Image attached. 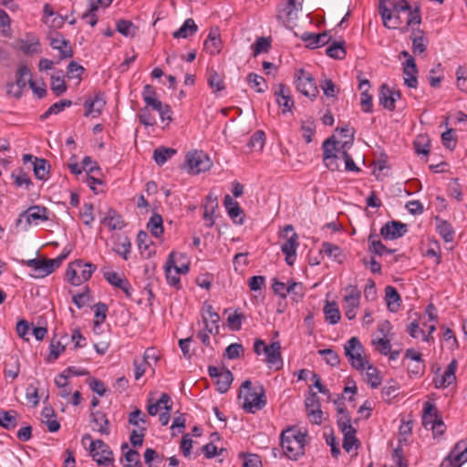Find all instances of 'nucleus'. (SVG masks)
Instances as JSON below:
<instances>
[{
  "label": "nucleus",
  "mask_w": 467,
  "mask_h": 467,
  "mask_svg": "<svg viewBox=\"0 0 467 467\" xmlns=\"http://www.w3.org/2000/svg\"><path fill=\"white\" fill-rule=\"evenodd\" d=\"M458 367V362L455 358H453L450 364L448 365L446 370L444 371L443 375H441L440 378H434L433 383L435 388L441 389V388H447L456 380V369Z\"/></svg>",
  "instance_id": "obj_16"
},
{
  "label": "nucleus",
  "mask_w": 467,
  "mask_h": 467,
  "mask_svg": "<svg viewBox=\"0 0 467 467\" xmlns=\"http://www.w3.org/2000/svg\"><path fill=\"white\" fill-rule=\"evenodd\" d=\"M385 296L388 307L390 311H397L401 298L394 286L387 285L385 288Z\"/></svg>",
  "instance_id": "obj_36"
},
{
  "label": "nucleus",
  "mask_w": 467,
  "mask_h": 467,
  "mask_svg": "<svg viewBox=\"0 0 467 467\" xmlns=\"http://www.w3.org/2000/svg\"><path fill=\"white\" fill-rule=\"evenodd\" d=\"M275 95L276 96L277 104L283 107V113L290 111L294 106V100L292 99L286 87L282 83L278 84L277 89L275 91Z\"/></svg>",
  "instance_id": "obj_23"
},
{
  "label": "nucleus",
  "mask_w": 467,
  "mask_h": 467,
  "mask_svg": "<svg viewBox=\"0 0 467 467\" xmlns=\"http://www.w3.org/2000/svg\"><path fill=\"white\" fill-rule=\"evenodd\" d=\"M233 380L234 377L232 372L227 368H223L219 377L215 379L217 390L221 393H225L229 389Z\"/></svg>",
  "instance_id": "obj_31"
},
{
  "label": "nucleus",
  "mask_w": 467,
  "mask_h": 467,
  "mask_svg": "<svg viewBox=\"0 0 467 467\" xmlns=\"http://www.w3.org/2000/svg\"><path fill=\"white\" fill-rule=\"evenodd\" d=\"M281 235L285 239L281 246L282 252L285 254V262L288 265H293L299 245L298 234L294 231V227L288 224L284 227Z\"/></svg>",
  "instance_id": "obj_5"
},
{
  "label": "nucleus",
  "mask_w": 467,
  "mask_h": 467,
  "mask_svg": "<svg viewBox=\"0 0 467 467\" xmlns=\"http://www.w3.org/2000/svg\"><path fill=\"white\" fill-rule=\"evenodd\" d=\"M440 418L436 406L429 401L424 402L422 425L426 429H430Z\"/></svg>",
  "instance_id": "obj_26"
},
{
  "label": "nucleus",
  "mask_w": 467,
  "mask_h": 467,
  "mask_svg": "<svg viewBox=\"0 0 467 467\" xmlns=\"http://www.w3.org/2000/svg\"><path fill=\"white\" fill-rule=\"evenodd\" d=\"M323 310L326 316V320L329 324L335 325L339 322L341 316L336 302L327 301Z\"/></svg>",
  "instance_id": "obj_37"
},
{
  "label": "nucleus",
  "mask_w": 467,
  "mask_h": 467,
  "mask_svg": "<svg viewBox=\"0 0 467 467\" xmlns=\"http://www.w3.org/2000/svg\"><path fill=\"white\" fill-rule=\"evenodd\" d=\"M104 277L110 285L121 289L126 296H131L133 289L127 279L121 278L115 272H107L104 274Z\"/></svg>",
  "instance_id": "obj_21"
},
{
  "label": "nucleus",
  "mask_w": 467,
  "mask_h": 467,
  "mask_svg": "<svg viewBox=\"0 0 467 467\" xmlns=\"http://www.w3.org/2000/svg\"><path fill=\"white\" fill-rule=\"evenodd\" d=\"M403 74L405 85L411 88H417L418 69L414 57H410V59H406L405 63L403 64Z\"/></svg>",
  "instance_id": "obj_19"
},
{
  "label": "nucleus",
  "mask_w": 467,
  "mask_h": 467,
  "mask_svg": "<svg viewBox=\"0 0 467 467\" xmlns=\"http://www.w3.org/2000/svg\"><path fill=\"white\" fill-rule=\"evenodd\" d=\"M95 307V317L94 320L96 327H99L107 317L108 306L105 303H98L94 306Z\"/></svg>",
  "instance_id": "obj_60"
},
{
  "label": "nucleus",
  "mask_w": 467,
  "mask_h": 467,
  "mask_svg": "<svg viewBox=\"0 0 467 467\" xmlns=\"http://www.w3.org/2000/svg\"><path fill=\"white\" fill-rule=\"evenodd\" d=\"M102 223L107 224L110 230H120L125 226V223L121 215L111 208L109 209V212L104 217Z\"/></svg>",
  "instance_id": "obj_30"
},
{
  "label": "nucleus",
  "mask_w": 467,
  "mask_h": 467,
  "mask_svg": "<svg viewBox=\"0 0 467 467\" xmlns=\"http://www.w3.org/2000/svg\"><path fill=\"white\" fill-rule=\"evenodd\" d=\"M347 294L344 296V311L348 319L352 320L356 317L357 309L359 306L360 292L355 286H349L347 289Z\"/></svg>",
  "instance_id": "obj_12"
},
{
  "label": "nucleus",
  "mask_w": 467,
  "mask_h": 467,
  "mask_svg": "<svg viewBox=\"0 0 467 467\" xmlns=\"http://www.w3.org/2000/svg\"><path fill=\"white\" fill-rule=\"evenodd\" d=\"M286 293L293 295L296 301L302 299L305 295L303 284L298 282H292L287 285Z\"/></svg>",
  "instance_id": "obj_64"
},
{
  "label": "nucleus",
  "mask_w": 467,
  "mask_h": 467,
  "mask_svg": "<svg viewBox=\"0 0 467 467\" xmlns=\"http://www.w3.org/2000/svg\"><path fill=\"white\" fill-rule=\"evenodd\" d=\"M84 265V262L82 260H75L71 263L66 272V276L67 281L72 285H79L80 280L78 276V269H81Z\"/></svg>",
  "instance_id": "obj_33"
},
{
  "label": "nucleus",
  "mask_w": 467,
  "mask_h": 467,
  "mask_svg": "<svg viewBox=\"0 0 467 467\" xmlns=\"http://www.w3.org/2000/svg\"><path fill=\"white\" fill-rule=\"evenodd\" d=\"M295 78L296 89L300 93L311 99L317 98L319 91L316 80L310 73L306 72L304 68H300L296 72Z\"/></svg>",
  "instance_id": "obj_6"
},
{
  "label": "nucleus",
  "mask_w": 467,
  "mask_h": 467,
  "mask_svg": "<svg viewBox=\"0 0 467 467\" xmlns=\"http://www.w3.org/2000/svg\"><path fill=\"white\" fill-rule=\"evenodd\" d=\"M221 34L218 26H213L210 28V32L207 39L204 41V49L210 54H218L221 50Z\"/></svg>",
  "instance_id": "obj_20"
},
{
  "label": "nucleus",
  "mask_w": 467,
  "mask_h": 467,
  "mask_svg": "<svg viewBox=\"0 0 467 467\" xmlns=\"http://www.w3.org/2000/svg\"><path fill=\"white\" fill-rule=\"evenodd\" d=\"M379 104L384 109L393 111L395 109V97L393 90L387 85L382 84L379 94Z\"/></svg>",
  "instance_id": "obj_25"
},
{
  "label": "nucleus",
  "mask_w": 467,
  "mask_h": 467,
  "mask_svg": "<svg viewBox=\"0 0 467 467\" xmlns=\"http://www.w3.org/2000/svg\"><path fill=\"white\" fill-rule=\"evenodd\" d=\"M147 228L150 231L151 234L155 237H160L163 234V220L162 217L154 213L147 223Z\"/></svg>",
  "instance_id": "obj_43"
},
{
  "label": "nucleus",
  "mask_w": 467,
  "mask_h": 467,
  "mask_svg": "<svg viewBox=\"0 0 467 467\" xmlns=\"http://www.w3.org/2000/svg\"><path fill=\"white\" fill-rule=\"evenodd\" d=\"M51 89L57 96L65 93L67 91V85L64 78L60 76H52Z\"/></svg>",
  "instance_id": "obj_61"
},
{
  "label": "nucleus",
  "mask_w": 467,
  "mask_h": 467,
  "mask_svg": "<svg viewBox=\"0 0 467 467\" xmlns=\"http://www.w3.org/2000/svg\"><path fill=\"white\" fill-rule=\"evenodd\" d=\"M265 135L262 130L255 131L250 138L247 146L254 150H262L265 144Z\"/></svg>",
  "instance_id": "obj_59"
},
{
  "label": "nucleus",
  "mask_w": 467,
  "mask_h": 467,
  "mask_svg": "<svg viewBox=\"0 0 467 467\" xmlns=\"http://www.w3.org/2000/svg\"><path fill=\"white\" fill-rule=\"evenodd\" d=\"M430 140L427 136L420 135L414 141V149L416 153L428 155L430 152Z\"/></svg>",
  "instance_id": "obj_56"
},
{
  "label": "nucleus",
  "mask_w": 467,
  "mask_h": 467,
  "mask_svg": "<svg viewBox=\"0 0 467 467\" xmlns=\"http://www.w3.org/2000/svg\"><path fill=\"white\" fill-rule=\"evenodd\" d=\"M19 49L26 55L41 53L40 43L37 38H32L30 42L20 39Z\"/></svg>",
  "instance_id": "obj_44"
},
{
  "label": "nucleus",
  "mask_w": 467,
  "mask_h": 467,
  "mask_svg": "<svg viewBox=\"0 0 467 467\" xmlns=\"http://www.w3.org/2000/svg\"><path fill=\"white\" fill-rule=\"evenodd\" d=\"M320 88L325 96L329 98H337L339 93V88L334 84L330 78H325L320 81Z\"/></svg>",
  "instance_id": "obj_54"
},
{
  "label": "nucleus",
  "mask_w": 467,
  "mask_h": 467,
  "mask_svg": "<svg viewBox=\"0 0 467 467\" xmlns=\"http://www.w3.org/2000/svg\"><path fill=\"white\" fill-rule=\"evenodd\" d=\"M90 420L94 423L98 428L97 431L105 435L109 434V421L107 419L106 415L101 411H95L90 413Z\"/></svg>",
  "instance_id": "obj_28"
},
{
  "label": "nucleus",
  "mask_w": 467,
  "mask_h": 467,
  "mask_svg": "<svg viewBox=\"0 0 467 467\" xmlns=\"http://www.w3.org/2000/svg\"><path fill=\"white\" fill-rule=\"evenodd\" d=\"M19 414L17 411L0 410V426L6 430H13L18 424Z\"/></svg>",
  "instance_id": "obj_27"
},
{
  "label": "nucleus",
  "mask_w": 467,
  "mask_h": 467,
  "mask_svg": "<svg viewBox=\"0 0 467 467\" xmlns=\"http://www.w3.org/2000/svg\"><path fill=\"white\" fill-rule=\"evenodd\" d=\"M207 81L211 88L215 91L224 89V85L221 76L213 69L208 70Z\"/></svg>",
  "instance_id": "obj_53"
},
{
  "label": "nucleus",
  "mask_w": 467,
  "mask_h": 467,
  "mask_svg": "<svg viewBox=\"0 0 467 467\" xmlns=\"http://www.w3.org/2000/svg\"><path fill=\"white\" fill-rule=\"evenodd\" d=\"M49 211L45 206L40 205H33L30 206L26 211L22 212L16 222V226L17 228H21L24 231H26L30 226L32 221L41 220L47 221L49 220L48 216Z\"/></svg>",
  "instance_id": "obj_4"
},
{
  "label": "nucleus",
  "mask_w": 467,
  "mask_h": 467,
  "mask_svg": "<svg viewBox=\"0 0 467 467\" xmlns=\"http://www.w3.org/2000/svg\"><path fill=\"white\" fill-rule=\"evenodd\" d=\"M155 96V88L150 84L145 85L142 92V97L147 107H151L152 109H160L161 100L157 99Z\"/></svg>",
  "instance_id": "obj_40"
},
{
  "label": "nucleus",
  "mask_w": 467,
  "mask_h": 467,
  "mask_svg": "<svg viewBox=\"0 0 467 467\" xmlns=\"http://www.w3.org/2000/svg\"><path fill=\"white\" fill-rule=\"evenodd\" d=\"M326 54L335 59H343L346 57L345 41H334L326 50Z\"/></svg>",
  "instance_id": "obj_42"
},
{
  "label": "nucleus",
  "mask_w": 467,
  "mask_h": 467,
  "mask_svg": "<svg viewBox=\"0 0 467 467\" xmlns=\"http://www.w3.org/2000/svg\"><path fill=\"white\" fill-rule=\"evenodd\" d=\"M31 78L30 70L26 65H20L16 73V81L7 83L6 88L9 95L19 99L26 88L28 78Z\"/></svg>",
  "instance_id": "obj_9"
},
{
  "label": "nucleus",
  "mask_w": 467,
  "mask_h": 467,
  "mask_svg": "<svg viewBox=\"0 0 467 467\" xmlns=\"http://www.w3.org/2000/svg\"><path fill=\"white\" fill-rule=\"evenodd\" d=\"M89 452L99 465L107 466L114 462L112 451L102 440L91 441Z\"/></svg>",
  "instance_id": "obj_8"
},
{
  "label": "nucleus",
  "mask_w": 467,
  "mask_h": 467,
  "mask_svg": "<svg viewBox=\"0 0 467 467\" xmlns=\"http://www.w3.org/2000/svg\"><path fill=\"white\" fill-rule=\"evenodd\" d=\"M176 152L177 150L172 148L159 147L153 150V159L158 165L161 166Z\"/></svg>",
  "instance_id": "obj_39"
},
{
  "label": "nucleus",
  "mask_w": 467,
  "mask_h": 467,
  "mask_svg": "<svg viewBox=\"0 0 467 467\" xmlns=\"http://www.w3.org/2000/svg\"><path fill=\"white\" fill-rule=\"evenodd\" d=\"M42 422L47 426V429L51 432H56L59 430L60 424L55 417V412L52 408L45 407L41 412Z\"/></svg>",
  "instance_id": "obj_35"
},
{
  "label": "nucleus",
  "mask_w": 467,
  "mask_h": 467,
  "mask_svg": "<svg viewBox=\"0 0 467 467\" xmlns=\"http://www.w3.org/2000/svg\"><path fill=\"white\" fill-rule=\"evenodd\" d=\"M437 231L445 242L449 243L453 241L454 231L451 225L446 221L440 222L437 226Z\"/></svg>",
  "instance_id": "obj_52"
},
{
  "label": "nucleus",
  "mask_w": 467,
  "mask_h": 467,
  "mask_svg": "<svg viewBox=\"0 0 467 467\" xmlns=\"http://www.w3.org/2000/svg\"><path fill=\"white\" fill-rule=\"evenodd\" d=\"M198 31V26L192 18H188L184 21L182 26L172 36L174 38H186L189 36L194 35Z\"/></svg>",
  "instance_id": "obj_32"
},
{
  "label": "nucleus",
  "mask_w": 467,
  "mask_h": 467,
  "mask_svg": "<svg viewBox=\"0 0 467 467\" xmlns=\"http://www.w3.org/2000/svg\"><path fill=\"white\" fill-rule=\"evenodd\" d=\"M186 164L190 173L199 174L210 170L213 162L203 151L195 150L187 154Z\"/></svg>",
  "instance_id": "obj_7"
},
{
  "label": "nucleus",
  "mask_w": 467,
  "mask_h": 467,
  "mask_svg": "<svg viewBox=\"0 0 467 467\" xmlns=\"http://www.w3.org/2000/svg\"><path fill=\"white\" fill-rule=\"evenodd\" d=\"M369 251L375 254L382 255L384 254H392L395 252L393 249L387 248L380 240L378 239L376 234H369L368 236Z\"/></svg>",
  "instance_id": "obj_41"
},
{
  "label": "nucleus",
  "mask_w": 467,
  "mask_h": 467,
  "mask_svg": "<svg viewBox=\"0 0 467 467\" xmlns=\"http://www.w3.org/2000/svg\"><path fill=\"white\" fill-rule=\"evenodd\" d=\"M344 350L353 368L357 370L365 369L368 361L362 356L364 348L357 337H352L347 341Z\"/></svg>",
  "instance_id": "obj_3"
},
{
  "label": "nucleus",
  "mask_w": 467,
  "mask_h": 467,
  "mask_svg": "<svg viewBox=\"0 0 467 467\" xmlns=\"http://www.w3.org/2000/svg\"><path fill=\"white\" fill-rule=\"evenodd\" d=\"M321 251L328 257H332L337 261H340L341 249L339 246L331 243H323Z\"/></svg>",
  "instance_id": "obj_62"
},
{
  "label": "nucleus",
  "mask_w": 467,
  "mask_h": 467,
  "mask_svg": "<svg viewBox=\"0 0 467 467\" xmlns=\"http://www.w3.org/2000/svg\"><path fill=\"white\" fill-rule=\"evenodd\" d=\"M408 232V225L399 221H390L380 229V234L384 239L395 240L403 236Z\"/></svg>",
  "instance_id": "obj_14"
},
{
  "label": "nucleus",
  "mask_w": 467,
  "mask_h": 467,
  "mask_svg": "<svg viewBox=\"0 0 467 467\" xmlns=\"http://www.w3.org/2000/svg\"><path fill=\"white\" fill-rule=\"evenodd\" d=\"M365 369H367L368 384L370 385L372 389L378 388L381 384L382 379L377 368L368 363Z\"/></svg>",
  "instance_id": "obj_48"
},
{
  "label": "nucleus",
  "mask_w": 467,
  "mask_h": 467,
  "mask_svg": "<svg viewBox=\"0 0 467 467\" xmlns=\"http://www.w3.org/2000/svg\"><path fill=\"white\" fill-rule=\"evenodd\" d=\"M410 38L412 42V52L414 54H422L425 52L428 39L424 36L423 30L413 28Z\"/></svg>",
  "instance_id": "obj_24"
},
{
  "label": "nucleus",
  "mask_w": 467,
  "mask_h": 467,
  "mask_svg": "<svg viewBox=\"0 0 467 467\" xmlns=\"http://www.w3.org/2000/svg\"><path fill=\"white\" fill-rule=\"evenodd\" d=\"M390 0H379V11L383 20V25L389 29H396V25H392L393 11L386 5Z\"/></svg>",
  "instance_id": "obj_34"
},
{
  "label": "nucleus",
  "mask_w": 467,
  "mask_h": 467,
  "mask_svg": "<svg viewBox=\"0 0 467 467\" xmlns=\"http://www.w3.org/2000/svg\"><path fill=\"white\" fill-rule=\"evenodd\" d=\"M72 105V101L69 99H62L58 102L51 105L47 110L40 116L41 120L47 119L49 116L53 114H58L63 111L66 108L70 107Z\"/></svg>",
  "instance_id": "obj_46"
},
{
  "label": "nucleus",
  "mask_w": 467,
  "mask_h": 467,
  "mask_svg": "<svg viewBox=\"0 0 467 467\" xmlns=\"http://www.w3.org/2000/svg\"><path fill=\"white\" fill-rule=\"evenodd\" d=\"M223 204L227 210L229 216L232 219H236L242 213V209L239 206V203L232 199L230 195H225L223 200Z\"/></svg>",
  "instance_id": "obj_50"
},
{
  "label": "nucleus",
  "mask_w": 467,
  "mask_h": 467,
  "mask_svg": "<svg viewBox=\"0 0 467 467\" xmlns=\"http://www.w3.org/2000/svg\"><path fill=\"white\" fill-rule=\"evenodd\" d=\"M306 432H301L295 428H288L281 434V447L285 455L296 460L305 453Z\"/></svg>",
  "instance_id": "obj_1"
},
{
  "label": "nucleus",
  "mask_w": 467,
  "mask_h": 467,
  "mask_svg": "<svg viewBox=\"0 0 467 467\" xmlns=\"http://www.w3.org/2000/svg\"><path fill=\"white\" fill-rule=\"evenodd\" d=\"M50 46L52 48L58 50L59 60H64L73 57V50L69 41L65 39L60 34L57 37L50 38Z\"/></svg>",
  "instance_id": "obj_18"
},
{
  "label": "nucleus",
  "mask_w": 467,
  "mask_h": 467,
  "mask_svg": "<svg viewBox=\"0 0 467 467\" xmlns=\"http://www.w3.org/2000/svg\"><path fill=\"white\" fill-rule=\"evenodd\" d=\"M247 82L258 93H263L267 89L265 79L255 73H249L247 76Z\"/></svg>",
  "instance_id": "obj_47"
},
{
  "label": "nucleus",
  "mask_w": 467,
  "mask_h": 467,
  "mask_svg": "<svg viewBox=\"0 0 467 467\" xmlns=\"http://www.w3.org/2000/svg\"><path fill=\"white\" fill-rule=\"evenodd\" d=\"M318 354L323 356L327 364L331 367H337L340 363L339 356L331 348L320 349L318 350Z\"/></svg>",
  "instance_id": "obj_57"
},
{
  "label": "nucleus",
  "mask_w": 467,
  "mask_h": 467,
  "mask_svg": "<svg viewBox=\"0 0 467 467\" xmlns=\"http://www.w3.org/2000/svg\"><path fill=\"white\" fill-rule=\"evenodd\" d=\"M203 309L202 321L205 325V329L211 334L217 335L219 333L218 323L220 321V316L213 310L211 305H205Z\"/></svg>",
  "instance_id": "obj_17"
},
{
  "label": "nucleus",
  "mask_w": 467,
  "mask_h": 467,
  "mask_svg": "<svg viewBox=\"0 0 467 467\" xmlns=\"http://www.w3.org/2000/svg\"><path fill=\"white\" fill-rule=\"evenodd\" d=\"M33 162V171L35 176L41 181H46L48 178L50 165L45 159H39L35 157Z\"/></svg>",
  "instance_id": "obj_29"
},
{
  "label": "nucleus",
  "mask_w": 467,
  "mask_h": 467,
  "mask_svg": "<svg viewBox=\"0 0 467 467\" xmlns=\"http://www.w3.org/2000/svg\"><path fill=\"white\" fill-rule=\"evenodd\" d=\"M467 462V443L464 441H458L440 467H461Z\"/></svg>",
  "instance_id": "obj_10"
},
{
  "label": "nucleus",
  "mask_w": 467,
  "mask_h": 467,
  "mask_svg": "<svg viewBox=\"0 0 467 467\" xmlns=\"http://www.w3.org/2000/svg\"><path fill=\"white\" fill-rule=\"evenodd\" d=\"M339 429L344 434L343 448L346 451L349 452L354 446L359 445L358 440L356 438V429L348 423V419L344 418L343 420H339Z\"/></svg>",
  "instance_id": "obj_15"
},
{
  "label": "nucleus",
  "mask_w": 467,
  "mask_h": 467,
  "mask_svg": "<svg viewBox=\"0 0 467 467\" xmlns=\"http://www.w3.org/2000/svg\"><path fill=\"white\" fill-rule=\"evenodd\" d=\"M174 256H177L175 252H171L167 259L165 264V275L168 281V284L176 287L177 289L181 288V280H180V273L172 269L174 266Z\"/></svg>",
  "instance_id": "obj_22"
},
{
  "label": "nucleus",
  "mask_w": 467,
  "mask_h": 467,
  "mask_svg": "<svg viewBox=\"0 0 467 467\" xmlns=\"http://www.w3.org/2000/svg\"><path fill=\"white\" fill-rule=\"evenodd\" d=\"M337 143L334 137L328 138L323 142L324 162L331 171H337L339 169L338 160H340V156L335 153Z\"/></svg>",
  "instance_id": "obj_11"
},
{
  "label": "nucleus",
  "mask_w": 467,
  "mask_h": 467,
  "mask_svg": "<svg viewBox=\"0 0 467 467\" xmlns=\"http://www.w3.org/2000/svg\"><path fill=\"white\" fill-rule=\"evenodd\" d=\"M116 30L124 36H134L137 27L130 20L119 19L116 23Z\"/></svg>",
  "instance_id": "obj_45"
},
{
  "label": "nucleus",
  "mask_w": 467,
  "mask_h": 467,
  "mask_svg": "<svg viewBox=\"0 0 467 467\" xmlns=\"http://www.w3.org/2000/svg\"><path fill=\"white\" fill-rule=\"evenodd\" d=\"M265 354V362L268 368L279 370L283 367L281 356V344L279 341L272 342L267 348H264Z\"/></svg>",
  "instance_id": "obj_13"
},
{
  "label": "nucleus",
  "mask_w": 467,
  "mask_h": 467,
  "mask_svg": "<svg viewBox=\"0 0 467 467\" xmlns=\"http://www.w3.org/2000/svg\"><path fill=\"white\" fill-rule=\"evenodd\" d=\"M50 354L48 356V361L52 362L57 359L59 355L65 350V346H63L59 340H57L55 337L51 339L50 342Z\"/></svg>",
  "instance_id": "obj_63"
},
{
  "label": "nucleus",
  "mask_w": 467,
  "mask_h": 467,
  "mask_svg": "<svg viewBox=\"0 0 467 467\" xmlns=\"http://www.w3.org/2000/svg\"><path fill=\"white\" fill-rule=\"evenodd\" d=\"M253 56L255 57L261 53H267L271 47L270 38L260 36L255 43L252 45Z\"/></svg>",
  "instance_id": "obj_49"
},
{
  "label": "nucleus",
  "mask_w": 467,
  "mask_h": 467,
  "mask_svg": "<svg viewBox=\"0 0 467 467\" xmlns=\"http://www.w3.org/2000/svg\"><path fill=\"white\" fill-rule=\"evenodd\" d=\"M137 242L139 249L141 253L147 252V256L150 257L151 254L153 253L151 250H150V244L152 242L150 241L148 234L144 231H140L137 235Z\"/></svg>",
  "instance_id": "obj_51"
},
{
  "label": "nucleus",
  "mask_w": 467,
  "mask_h": 467,
  "mask_svg": "<svg viewBox=\"0 0 467 467\" xmlns=\"http://www.w3.org/2000/svg\"><path fill=\"white\" fill-rule=\"evenodd\" d=\"M238 398H244L243 409L250 413H254L256 410H261L266 403L263 386H259L257 390H254L252 389V382L249 379L242 383Z\"/></svg>",
  "instance_id": "obj_2"
},
{
  "label": "nucleus",
  "mask_w": 467,
  "mask_h": 467,
  "mask_svg": "<svg viewBox=\"0 0 467 467\" xmlns=\"http://www.w3.org/2000/svg\"><path fill=\"white\" fill-rule=\"evenodd\" d=\"M310 38H315V41L310 42L307 47L310 48H317L319 46H324L327 44L330 40L327 32L321 34H314V33H306L301 36L303 41H309Z\"/></svg>",
  "instance_id": "obj_38"
},
{
  "label": "nucleus",
  "mask_w": 467,
  "mask_h": 467,
  "mask_svg": "<svg viewBox=\"0 0 467 467\" xmlns=\"http://www.w3.org/2000/svg\"><path fill=\"white\" fill-rule=\"evenodd\" d=\"M27 265L32 267L38 276L44 277L48 275L47 269V260L46 259H31L27 261Z\"/></svg>",
  "instance_id": "obj_55"
},
{
  "label": "nucleus",
  "mask_w": 467,
  "mask_h": 467,
  "mask_svg": "<svg viewBox=\"0 0 467 467\" xmlns=\"http://www.w3.org/2000/svg\"><path fill=\"white\" fill-rule=\"evenodd\" d=\"M244 353V348L242 344L233 343L226 348L223 357L227 358L228 359H235L238 358Z\"/></svg>",
  "instance_id": "obj_58"
}]
</instances>
